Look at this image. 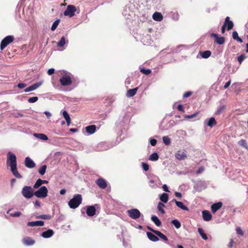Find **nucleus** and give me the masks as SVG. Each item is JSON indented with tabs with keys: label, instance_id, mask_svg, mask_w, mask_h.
I'll list each match as a JSON object with an SVG mask.
<instances>
[{
	"label": "nucleus",
	"instance_id": "f704fd0d",
	"mask_svg": "<svg viewBox=\"0 0 248 248\" xmlns=\"http://www.w3.org/2000/svg\"><path fill=\"white\" fill-rule=\"evenodd\" d=\"M165 204L161 202H159L157 204V210L162 214H164L165 213V210H164V208L165 207Z\"/></svg>",
	"mask_w": 248,
	"mask_h": 248
},
{
	"label": "nucleus",
	"instance_id": "aec40b11",
	"mask_svg": "<svg viewBox=\"0 0 248 248\" xmlns=\"http://www.w3.org/2000/svg\"><path fill=\"white\" fill-rule=\"evenodd\" d=\"M35 242V240L30 237H26L23 239V243L26 246H32Z\"/></svg>",
	"mask_w": 248,
	"mask_h": 248
},
{
	"label": "nucleus",
	"instance_id": "1a4fd4ad",
	"mask_svg": "<svg viewBox=\"0 0 248 248\" xmlns=\"http://www.w3.org/2000/svg\"><path fill=\"white\" fill-rule=\"evenodd\" d=\"M149 185L150 187L155 189L159 187L161 185V182L158 177H155L149 181Z\"/></svg>",
	"mask_w": 248,
	"mask_h": 248
},
{
	"label": "nucleus",
	"instance_id": "0e129e2a",
	"mask_svg": "<svg viewBox=\"0 0 248 248\" xmlns=\"http://www.w3.org/2000/svg\"><path fill=\"white\" fill-rule=\"evenodd\" d=\"M231 80L229 79L224 85L223 86L224 89H227L231 84Z\"/></svg>",
	"mask_w": 248,
	"mask_h": 248
},
{
	"label": "nucleus",
	"instance_id": "a211bd4d",
	"mask_svg": "<svg viewBox=\"0 0 248 248\" xmlns=\"http://www.w3.org/2000/svg\"><path fill=\"white\" fill-rule=\"evenodd\" d=\"M202 218L204 221H208L212 218V215L209 211L203 210L202 212Z\"/></svg>",
	"mask_w": 248,
	"mask_h": 248
},
{
	"label": "nucleus",
	"instance_id": "603ef678",
	"mask_svg": "<svg viewBox=\"0 0 248 248\" xmlns=\"http://www.w3.org/2000/svg\"><path fill=\"white\" fill-rule=\"evenodd\" d=\"M142 167L144 171H147L149 170V165L146 163H142Z\"/></svg>",
	"mask_w": 248,
	"mask_h": 248
},
{
	"label": "nucleus",
	"instance_id": "f03ea898",
	"mask_svg": "<svg viewBox=\"0 0 248 248\" xmlns=\"http://www.w3.org/2000/svg\"><path fill=\"white\" fill-rule=\"evenodd\" d=\"M7 165L10 168L17 167L16 157V155L11 152H9L7 156Z\"/></svg>",
	"mask_w": 248,
	"mask_h": 248
},
{
	"label": "nucleus",
	"instance_id": "3c124183",
	"mask_svg": "<svg viewBox=\"0 0 248 248\" xmlns=\"http://www.w3.org/2000/svg\"><path fill=\"white\" fill-rule=\"evenodd\" d=\"M225 42V38L224 37H219L218 36V45H222Z\"/></svg>",
	"mask_w": 248,
	"mask_h": 248
},
{
	"label": "nucleus",
	"instance_id": "b1692460",
	"mask_svg": "<svg viewBox=\"0 0 248 248\" xmlns=\"http://www.w3.org/2000/svg\"><path fill=\"white\" fill-rule=\"evenodd\" d=\"M48 183V181L46 180H42L41 179H38L34 185H33V187L35 189H37L39 188L42 184H47Z\"/></svg>",
	"mask_w": 248,
	"mask_h": 248
},
{
	"label": "nucleus",
	"instance_id": "49530a36",
	"mask_svg": "<svg viewBox=\"0 0 248 248\" xmlns=\"http://www.w3.org/2000/svg\"><path fill=\"white\" fill-rule=\"evenodd\" d=\"M236 232L237 234L243 236L244 235V232L240 227H237L236 228Z\"/></svg>",
	"mask_w": 248,
	"mask_h": 248
},
{
	"label": "nucleus",
	"instance_id": "cd10ccee",
	"mask_svg": "<svg viewBox=\"0 0 248 248\" xmlns=\"http://www.w3.org/2000/svg\"><path fill=\"white\" fill-rule=\"evenodd\" d=\"M33 136L35 138L43 140H48L47 136L43 133H34Z\"/></svg>",
	"mask_w": 248,
	"mask_h": 248
},
{
	"label": "nucleus",
	"instance_id": "a878e982",
	"mask_svg": "<svg viewBox=\"0 0 248 248\" xmlns=\"http://www.w3.org/2000/svg\"><path fill=\"white\" fill-rule=\"evenodd\" d=\"M146 234L149 239L153 242H157L159 240L157 236L150 232H147Z\"/></svg>",
	"mask_w": 248,
	"mask_h": 248
},
{
	"label": "nucleus",
	"instance_id": "4d7b16f0",
	"mask_svg": "<svg viewBox=\"0 0 248 248\" xmlns=\"http://www.w3.org/2000/svg\"><path fill=\"white\" fill-rule=\"evenodd\" d=\"M232 37L234 40H236L238 37V34L236 31H233L232 33Z\"/></svg>",
	"mask_w": 248,
	"mask_h": 248
},
{
	"label": "nucleus",
	"instance_id": "e2e57ef3",
	"mask_svg": "<svg viewBox=\"0 0 248 248\" xmlns=\"http://www.w3.org/2000/svg\"><path fill=\"white\" fill-rule=\"evenodd\" d=\"M64 119H65V121L67 123V125L68 126L70 125V123H71V119H70V116L69 115L67 117L64 118Z\"/></svg>",
	"mask_w": 248,
	"mask_h": 248
},
{
	"label": "nucleus",
	"instance_id": "39448f33",
	"mask_svg": "<svg viewBox=\"0 0 248 248\" xmlns=\"http://www.w3.org/2000/svg\"><path fill=\"white\" fill-rule=\"evenodd\" d=\"M127 213L130 218L135 220L140 218L141 215L140 211L136 208L128 210Z\"/></svg>",
	"mask_w": 248,
	"mask_h": 248
},
{
	"label": "nucleus",
	"instance_id": "393cba45",
	"mask_svg": "<svg viewBox=\"0 0 248 248\" xmlns=\"http://www.w3.org/2000/svg\"><path fill=\"white\" fill-rule=\"evenodd\" d=\"M141 42L144 45H150L151 44V40L148 35L143 36L141 39Z\"/></svg>",
	"mask_w": 248,
	"mask_h": 248
},
{
	"label": "nucleus",
	"instance_id": "c85d7f7f",
	"mask_svg": "<svg viewBox=\"0 0 248 248\" xmlns=\"http://www.w3.org/2000/svg\"><path fill=\"white\" fill-rule=\"evenodd\" d=\"M151 220L158 227L161 225V222L158 218V217L155 215L151 217Z\"/></svg>",
	"mask_w": 248,
	"mask_h": 248
},
{
	"label": "nucleus",
	"instance_id": "de8ad7c7",
	"mask_svg": "<svg viewBox=\"0 0 248 248\" xmlns=\"http://www.w3.org/2000/svg\"><path fill=\"white\" fill-rule=\"evenodd\" d=\"M38 100V98L37 96H34L28 99V102L31 103H35Z\"/></svg>",
	"mask_w": 248,
	"mask_h": 248
},
{
	"label": "nucleus",
	"instance_id": "7ed1b4c3",
	"mask_svg": "<svg viewBox=\"0 0 248 248\" xmlns=\"http://www.w3.org/2000/svg\"><path fill=\"white\" fill-rule=\"evenodd\" d=\"M21 193L26 199H31L34 195L33 188L31 186H24L22 189Z\"/></svg>",
	"mask_w": 248,
	"mask_h": 248
},
{
	"label": "nucleus",
	"instance_id": "6e6552de",
	"mask_svg": "<svg viewBox=\"0 0 248 248\" xmlns=\"http://www.w3.org/2000/svg\"><path fill=\"white\" fill-rule=\"evenodd\" d=\"M76 10V8L75 6L69 5L67 6L66 9L64 11L63 15L65 16H68L69 17H72L75 15Z\"/></svg>",
	"mask_w": 248,
	"mask_h": 248
},
{
	"label": "nucleus",
	"instance_id": "774afa93",
	"mask_svg": "<svg viewBox=\"0 0 248 248\" xmlns=\"http://www.w3.org/2000/svg\"><path fill=\"white\" fill-rule=\"evenodd\" d=\"M44 113L48 119H49L51 116V114L49 111H46L44 112Z\"/></svg>",
	"mask_w": 248,
	"mask_h": 248
},
{
	"label": "nucleus",
	"instance_id": "0eeeda50",
	"mask_svg": "<svg viewBox=\"0 0 248 248\" xmlns=\"http://www.w3.org/2000/svg\"><path fill=\"white\" fill-rule=\"evenodd\" d=\"M14 39V36L9 35L5 37L2 40L0 43V49L2 50L6 47L10 43H12Z\"/></svg>",
	"mask_w": 248,
	"mask_h": 248
},
{
	"label": "nucleus",
	"instance_id": "864d4df0",
	"mask_svg": "<svg viewBox=\"0 0 248 248\" xmlns=\"http://www.w3.org/2000/svg\"><path fill=\"white\" fill-rule=\"evenodd\" d=\"M211 209L213 213L217 211V202L214 203L211 206Z\"/></svg>",
	"mask_w": 248,
	"mask_h": 248
},
{
	"label": "nucleus",
	"instance_id": "f8f14e48",
	"mask_svg": "<svg viewBox=\"0 0 248 248\" xmlns=\"http://www.w3.org/2000/svg\"><path fill=\"white\" fill-rule=\"evenodd\" d=\"M204 124L205 125L212 127L217 124V122L214 117H211L205 119L204 121Z\"/></svg>",
	"mask_w": 248,
	"mask_h": 248
},
{
	"label": "nucleus",
	"instance_id": "f257e3e1",
	"mask_svg": "<svg viewBox=\"0 0 248 248\" xmlns=\"http://www.w3.org/2000/svg\"><path fill=\"white\" fill-rule=\"evenodd\" d=\"M82 197L81 194H76L68 202V204L71 209H76L78 208L81 203Z\"/></svg>",
	"mask_w": 248,
	"mask_h": 248
},
{
	"label": "nucleus",
	"instance_id": "5701e85b",
	"mask_svg": "<svg viewBox=\"0 0 248 248\" xmlns=\"http://www.w3.org/2000/svg\"><path fill=\"white\" fill-rule=\"evenodd\" d=\"M138 90V88L136 87L134 89L127 90L126 92V96L128 97H132L134 96L136 94Z\"/></svg>",
	"mask_w": 248,
	"mask_h": 248
},
{
	"label": "nucleus",
	"instance_id": "6e6d98bb",
	"mask_svg": "<svg viewBox=\"0 0 248 248\" xmlns=\"http://www.w3.org/2000/svg\"><path fill=\"white\" fill-rule=\"evenodd\" d=\"M40 218L43 219H50L51 216L50 215H40Z\"/></svg>",
	"mask_w": 248,
	"mask_h": 248
},
{
	"label": "nucleus",
	"instance_id": "58836bf2",
	"mask_svg": "<svg viewBox=\"0 0 248 248\" xmlns=\"http://www.w3.org/2000/svg\"><path fill=\"white\" fill-rule=\"evenodd\" d=\"M65 44V38L62 36L60 40L58 42L57 46L59 47H62Z\"/></svg>",
	"mask_w": 248,
	"mask_h": 248
},
{
	"label": "nucleus",
	"instance_id": "a19ab883",
	"mask_svg": "<svg viewBox=\"0 0 248 248\" xmlns=\"http://www.w3.org/2000/svg\"><path fill=\"white\" fill-rule=\"evenodd\" d=\"M162 140L163 143L166 145H169L170 143V139L167 136H164Z\"/></svg>",
	"mask_w": 248,
	"mask_h": 248
},
{
	"label": "nucleus",
	"instance_id": "473e14b6",
	"mask_svg": "<svg viewBox=\"0 0 248 248\" xmlns=\"http://www.w3.org/2000/svg\"><path fill=\"white\" fill-rule=\"evenodd\" d=\"M219 103H220V107H219V108H218V114L223 112L225 109V106H226L225 103V101L224 100L222 101H220Z\"/></svg>",
	"mask_w": 248,
	"mask_h": 248
},
{
	"label": "nucleus",
	"instance_id": "423d86ee",
	"mask_svg": "<svg viewBox=\"0 0 248 248\" xmlns=\"http://www.w3.org/2000/svg\"><path fill=\"white\" fill-rule=\"evenodd\" d=\"M60 82L62 86H68L72 83V78L68 75H63L60 78Z\"/></svg>",
	"mask_w": 248,
	"mask_h": 248
},
{
	"label": "nucleus",
	"instance_id": "338daca9",
	"mask_svg": "<svg viewBox=\"0 0 248 248\" xmlns=\"http://www.w3.org/2000/svg\"><path fill=\"white\" fill-rule=\"evenodd\" d=\"M177 108L179 111H182V112H184V110L183 109V107L181 104L178 105V106L177 107Z\"/></svg>",
	"mask_w": 248,
	"mask_h": 248
},
{
	"label": "nucleus",
	"instance_id": "9b49d317",
	"mask_svg": "<svg viewBox=\"0 0 248 248\" xmlns=\"http://www.w3.org/2000/svg\"><path fill=\"white\" fill-rule=\"evenodd\" d=\"M43 83V81H40L38 82L35 83L29 87L26 88L24 90L25 92H29L31 91H34L39 87Z\"/></svg>",
	"mask_w": 248,
	"mask_h": 248
},
{
	"label": "nucleus",
	"instance_id": "79ce46f5",
	"mask_svg": "<svg viewBox=\"0 0 248 248\" xmlns=\"http://www.w3.org/2000/svg\"><path fill=\"white\" fill-rule=\"evenodd\" d=\"M238 144L244 147L246 149L248 150V146L247 145V144L246 143V141L245 140H240L239 142H238Z\"/></svg>",
	"mask_w": 248,
	"mask_h": 248
},
{
	"label": "nucleus",
	"instance_id": "5fc2aeb1",
	"mask_svg": "<svg viewBox=\"0 0 248 248\" xmlns=\"http://www.w3.org/2000/svg\"><path fill=\"white\" fill-rule=\"evenodd\" d=\"M197 112L191 115H185L184 116V117L185 118H186V119H192V118H194L197 115Z\"/></svg>",
	"mask_w": 248,
	"mask_h": 248
},
{
	"label": "nucleus",
	"instance_id": "680f3d73",
	"mask_svg": "<svg viewBox=\"0 0 248 248\" xmlns=\"http://www.w3.org/2000/svg\"><path fill=\"white\" fill-rule=\"evenodd\" d=\"M26 86V84L23 83H19L17 84V87L20 89H23Z\"/></svg>",
	"mask_w": 248,
	"mask_h": 248
},
{
	"label": "nucleus",
	"instance_id": "e433bc0d",
	"mask_svg": "<svg viewBox=\"0 0 248 248\" xmlns=\"http://www.w3.org/2000/svg\"><path fill=\"white\" fill-rule=\"evenodd\" d=\"M198 232L202 237V238L204 240H207V236L206 234L204 232L203 230L201 228H199L198 229Z\"/></svg>",
	"mask_w": 248,
	"mask_h": 248
},
{
	"label": "nucleus",
	"instance_id": "ddd939ff",
	"mask_svg": "<svg viewBox=\"0 0 248 248\" xmlns=\"http://www.w3.org/2000/svg\"><path fill=\"white\" fill-rule=\"evenodd\" d=\"M25 165L28 168H33L35 166L33 161L29 157H26L25 159Z\"/></svg>",
	"mask_w": 248,
	"mask_h": 248
},
{
	"label": "nucleus",
	"instance_id": "2f4dec72",
	"mask_svg": "<svg viewBox=\"0 0 248 248\" xmlns=\"http://www.w3.org/2000/svg\"><path fill=\"white\" fill-rule=\"evenodd\" d=\"M200 53L201 57L204 59L208 58L211 54V53L209 50H206L204 51L200 52Z\"/></svg>",
	"mask_w": 248,
	"mask_h": 248
},
{
	"label": "nucleus",
	"instance_id": "4c0bfd02",
	"mask_svg": "<svg viewBox=\"0 0 248 248\" xmlns=\"http://www.w3.org/2000/svg\"><path fill=\"white\" fill-rule=\"evenodd\" d=\"M171 224H173L176 229H179L181 227V223L177 219H173L171 222Z\"/></svg>",
	"mask_w": 248,
	"mask_h": 248
},
{
	"label": "nucleus",
	"instance_id": "20e7f679",
	"mask_svg": "<svg viewBox=\"0 0 248 248\" xmlns=\"http://www.w3.org/2000/svg\"><path fill=\"white\" fill-rule=\"evenodd\" d=\"M48 190L46 186H42L34 193V195L39 198H44L47 196Z\"/></svg>",
	"mask_w": 248,
	"mask_h": 248
},
{
	"label": "nucleus",
	"instance_id": "4be33fe9",
	"mask_svg": "<svg viewBox=\"0 0 248 248\" xmlns=\"http://www.w3.org/2000/svg\"><path fill=\"white\" fill-rule=\"evenodd\" d=\"M152 17L154 20L156 21H161L163 18L162 14L157 12L153 15Z\"/></svg>",
	"mask_w": 248,
	"mask_h": 248
},
{
	"label": "nucleus",
	"instance_id": "f3484780",
	"mask_svg": "<svg viewBox=\"0 0 248 248\" xmlns=\"http://www.w3.org/2000/svg\"><path fill=\"white\" fill-rule=\"evenodd\" d=\"M96 212V209L93 205L89 206L87 208L86 213L89 217L93 216Z\"/></svg>",
	"mask_w": 248,
	"mask_h": 248
},
{
	"label": "nucleus",
	"instance_id": "052dcab7",
	"mask_svg": "<svg viewBox=\"0 0 248 248\" xmlns=\"http://www.w3.org/2000/svg\"><path fill=\"white\" fill-rule=\"evenodd\" d=\"M55 72V69L54 68H50L47 71V74L48 75H51Z\"/></svg>",
	"mask_w": 248,
	"mask_h": 248
},
{
	"label": "nucleus",
	"instance_id": "9d476101",
	"mask_svg": "<svg viewBox=\"0 0 248 248\" xmlns=\"http://www.w3.org/2000/svg\"><path fill=\"white\" fill-rule=\"evenodd\" d=\"M175 157L179 160H183L187 157L186 151L179 150L175 154Z\"/></svg>",
	"mask_w": 248,
	"mask_h": 248
},
{
	"label": "nucleus",
	"instance_id": "72a5a7b5",
	"mask_svg": "<svg viewBox=\"0 0 248 248\" xmlns=\"http://www.w3.org/2000/svg\"><path fill=\"white\" fill-rule=\"evenodd\" d=\"M155 234L162 239L164 241L166 242L168 241V239L166 236L161 233L160 232L157 231L155 232Z\"/></svg>",
	"mask_w": 248,
	"mask_h": 248
},
{
	"label": "nucleus",
	"instance_id": "bf43d9fd",
	"mask_svg": "<svg viewBox=\"0 0 248 248\" xmlns=\"http://www.w3.org/2000/svg\"><path fill=\"white\" fill-rule=\"evenodd\" d=\"M192 94V92H186L184 94H183V97L184 98H187L188 97H189L190 95H191Z\"/></svg>",
	"mask_w": 248,
	"mask_h": 248
},
{
	"label": "nucleus",
	"instance_id": "a18cd8bd",
	"mask_svg": "<svg viewBox=\"0 0 248 248\" xmlns=\"http://www.w3.org/2000/svg\"><path fill=\"white\" fill-rule=\"evenodd\" d=\"M171 18L174 20H178L179 18V15L177 12L171 13Z\"/></svg>",
	"mask_w": 248,
	"mask_h": 248
},
{
	"label": "nucleus",
	"instance_id": "6ab92c4d",
	"mask_svg": "<svg viewBox=\"0 0 248 248\" xmlns=\"http://www.w3.org/2000/svg\"><path fill=\"white\" fill-rule=\"evenodd\" d=\"M224 25H226L228 31L231 30L233 27V23L232 21L230 20V17L229 16L226 17Z\"/></svg>",
	"mask_w": 248,
	"mask_h": 248
},
{
	"label": "nucleus",
	"instance_id": "bb28decb",
	"mask_svg": "<svg viewBox=\"0 0 248 248\" xmlns=\"http://www.w3.org/2000/svg\"><path fill=\"white\" fill-rule=\"evenodd\" d=\"M172 201H174L176 205L179 208L186 211H188V208L186 205L184 204V203L181 202H179L176 201L175 199H173Z\"/></svg>",
	"mask_w": 248,
	"mask_h": 248
},
{
	"label": "nucleus",
	"instance_id": "09e8293b",
	"mask_svg": "<svg viewBox=\"0 0 248 248\" xmlns=\"http://www.w3.org/2000/svg\"><path fill=\"white\" fill-rule=\"evenodd\" d=\"M246 58V56L245 54H241L240 56H238L237 58V60L240 63H241L242 62L244 61V60Z\"/></svg>",
	"mask_w": 248,
	"mask_h": 248
},
{
	"label": "nucleus",
	"instance_id": "37998d69",
	"mask_svg": "<svg viewBox=\"0 0 248 248\" xmlns=\"http://www.w3.org/2000/svg\"><path fill=\"white\" fill-rule=\"evenodd\" d=\"M60 22V19H57L56 20H55L53 22V24H52V25L51 26V30L52 31H54L57 28V27L58 26Z\"/></svg>",
	"mask_w": 248,
	"mask_h": 248
},
{
	"label": "nucleus",
	"instance_id": "2eb2a0df",
	"mask_svg": "<svg viewBox=\"0 0 248 248\" xmlns=\"http://www.w3.org/2000/svg\"><path fill=\"white\" fill-rule=\"evenodd\" d=\"M97 186L102 189H105L107 186L106 181L103 178H99L96 181Z\"/></svg>",
	"mask_w": 248,
	"mask_h": 248
},
{
	"label": "nucleus",
	"instance_id": "7c9ffc66",
	"mask_svg": "<svg viewBox=\"0 0 248 248\" xmlns=\"http://www.w3.org/2000/svg\"><path fill=\"white\" fill-rule=\"evenodd\" d=\"M11 171L13 174L17 178H21V175L18 173L17 170V167L11 168Z\"/></svg>",
	"mask_w": 248,
	"mask_h": 248
},
{
	"label": "nucleus",
	"instance_id": "4468645a",
	"mask_svg": "<svg viewBox=\"0 0 248 248\" xmlns=\"http://www.w3.org/2000/svg\"><path fill=\"white\" fill-rule=\"evenodd\" d=\"M27 226L28 227H37V226H43L44 225V221L41 220H38L35 221H31L27 223Z\"/></svg>",
	"mask_w": 248,
	"mask_h": 248
},
{
	"label": "nucleus",
	"instance_id": "69168bd1",
	"mask_svg": "<svg viewBox=\"0 0 248 248\" xmlns=\"http://www.w3.org/2000/svg\"><path fill=\"white\" fill-rule=\"evenodd\" d=\"M162 188H163V190L165 192H170V191L168 189V187L167 185H166V184H164L163 185Z\"/></svg>",
	"mask_w": 248,
	"mask_h": 248
},
{
	"label": "nucleus",
	"instance_id": "ea45409f",
	"mask_svg": "<svg viewBox=\"0 0 248 248\" xmlns=\"http://www.w3.org/2000/svg\"><path fill=\"white\" fill-rule=\"evenodd\" d=\"M140 72L146 75H149L152 72L151 70L149 69H144L142 67H140Z\"/></svg>",
	"mask_w": 248,
	"mask_h": 248
},
{
	"label": "nucleus",
	"instance_id": "c03bdc74",
	"mask_svg": "<svg viewBox=\"0 0 248 248\" xmlns=\"http://www.w3.org/2000/svg\"><path fill=\"white\" fill-rule=\"evenodd\" d=\"M46 165H44L42 166L39 169L38 171H39V173L41 175H44L46 171Z\"/></svg>",
	"mask_w": 248,
	"mask_h": 248
},
{
	"label": "nucleus",
	"instance_id": "8fccbe9b",
	"mask_svg": "<svg viewBox=\"0 0 248 248\" xmlns=\"http://www.w3.org/2000/svg\"><path fill=\"white\" fill-rule=\"evenodd\" d=\"M21 213L19 211H17L15 213H11L10 214V216H11L12 217H19V216H21Z\"/></svg>",
	"mask_w": 248,
	"mask_h": 248
},
{
	"label": "nucleus",
	"instance_id": "dca6fc26",
	"mask_svg": "<svg viewBox=\"0 0 248 248\" xmlns=\"http://www.w3.org/2000/svg\"><path fill=\"white\" fill-rule=\"evenodd\" d=\"M54 234V231L51 229H48L46 231L43 232L41 236L44 238H48L51 237Z\"/></svg>",
	"mask_w": 248,
	"mask_h": 248
},
{
	"label": "nucleus",
	"instance_id": "13d9d810",
	"mask_svg": "<svg viewBox=\"0 0 248 248\" xmlns=\"http://www.w3.org/2000/svg\"><path fill=\"white\" fill-rule=\"evenodd\" d=\"M150 143L152 146H154L156 144L157 140L154 139H150Z\"/></svg>",
	"mask_w": 248,
	"mask_h": 248
},
{
	"label": "nucleus",
	"instance_id": "c756f323",
	"mask_svg": "<svg viewBox=\"0 0 248 248\" xmlns=\"http://www.w3.org/2000/svg\"><path fill=\"white\" fill-rule=\"evenodd\" d=\"M169 195L166 193H163L160 196V201L163 203H167L168 201Z\"/></svg>",
	"mask_w": 248,
	"mask_h": 248
},
{
	"label": "nucleus",
	"instance_id": "412c9836",
	"mask_svg": "<svg viewBox=\"0 0 248 248\" xmlns=\"http://www.w3.org/2000/svg\"><path fill=\"white\" fill-rule=\"evenodd\" d=\"M86 131L89 134L91 135L95 132L96 126L95 125H90L85 127Z\"/></svg>",
	"mask_w": 248,
	"mask_h": 248
},
{
	"label": "nucleus",
	"instance_id": "c9c22d12",
	"mask_svg": "<svg viewBox=\"0 0 248 248\" xmlns=\"http://www.w3.org/2000/svg\"><path fill=\"white\" fill-rule=\"evenodd\" d=\"M159 158V156L157 153H154L151 154L149 157V159L151 161H157Z\"/></svg>",
	"mask_w": 248,
	"mask_h": 248
}]
</instances>
